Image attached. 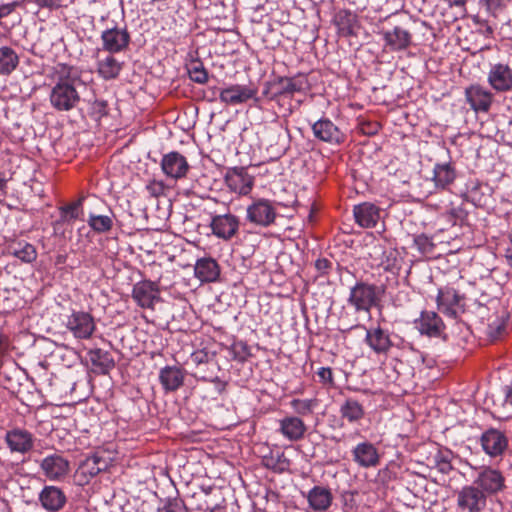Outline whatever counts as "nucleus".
I'll list each match as a JSON object with an SVG mask.
<instances>
[{
  "mask_svg": "<svg viewBox=\"0 0 512 512\" xmlns=\"http://www.w3.org/2000/svg\"><path fill=\"white\" fill-rule=\"evenodd\" d=\"M489 84L497 91H508L512 88V69L506 64L494 65L488 75Z\"/></svg>",
  "mask_w": 512,
  "mask_h": 512,
  "instance_id": "obj_27",
  "label": "nucleus"
},
{
  "mask_svg": "<svg viewBox=\"0 0 512 512\" xmlns=\"http://www.w3.org/2000/svg\"><path fill=\"white\" fill-rule=\"evenodd\" d=\"M465 97L475 112H488L493 101V94L480 85L466 88Z\"/></svg>",
  "mask_w": 512,
  "mask_h": 512,
  "instance_id": "obj_21",
  "label": "nucleus"
},
{
  "mask_svg": "<svg viewBox=\"0 0 512 512\" xmlns=\"http://www.w3.org/2000/svg\"><path fill=\"white\" fill-rule=\"evenodd\" d=\"M312 131L318 140L332 145H340L346 140V134L328 118L316 121Z\"/></svg>",
  "mask_w": 512,
  "mask_h": 512,
  "instance_id": "obj_10",
  "label": "nucleus"
},
{
  "mask_svg": "<svg viewBox=\"0 0 512 512\" xmlns=\"http://www.w3.org/2000/svg\"><path fill=\"white\" fill-rule=\"evenodd\" d=\"M275 82L274 80L272 81H269V82H266L265 83V88L263 89V92H262V95L266 98H269V99H275L278 97L277 93L274 92V88H275Z\"/></svg>",
  "mask_w": 512,
  "mask_h": 512,
  "instance_id": "obj_60",
  "label": "nucleus"
},
{
  "mask_svg": "<svg viewBox=\"0 0 512 512\" xmlns=\"http://www.w3.org/2000/svg\"><path fill=\"white\" fill-rule=\"evenodd\" d=\"M122 70V63L114 56L109 55L97 63V72L104 80H112L119 76Z\"/></svg>",
  "mask_w": 512,
  "mask_h": 512,
  "instance_id": "obj_36",
  "label": "nucleus"
},
{
  "mask_svg": "<svg viewBox=\"0 0 512 512\" xmlns=\"http://www.w3.org/2000/svg\"><path fill=\"white\" fill-rule=\"evenodd\" d=\"M333 496L330 489L315 486L308 493V502L314 511H326L332 503Z\"/></svg>",
  "mask_w": 512,
  "mask_h": 512,
  "instance_id": "obj_32",
  "label": "nucleus"
},
{
  "mask_svg": "<svg viewBox=\"0 0 512 512\" xmlns=\"http://www.w3.org/2000/svg\"><path fill=\"white\" fill-rule=\"evenodd\" d=\"M263 465L274 472L283 473L290 467V460L284 452L271 453L269 456L263 457Z\"/></svg>",
  "mask_w": 512,
  "mask_h": 512,
  "instance_id": "obj_40",
  "label": "nucleus"
},
{
  "mask_svg": "<svg viewBox=\"0 0 512 512\" xmlns=\"http://www.w3.org/2000/svg\"><path fill=\"white\" fill-rule=\"evenodd\" d=\"M368 347L377 355H387L393 347L390 334L380 325L370 329H366L364 339Z\"/></svg>",
  "mask_w": 512,
  "mask_h": 512,
  "instance_id": "obj_19",
  "label": "nucleus"
},
{
  "mask_svg": "<svg viewBox=\"0 0 512 512\" xmlns=\"http://www.w3.org/2000/svg\"><path fill=\"white\" fill-rule=\"evenodd\" d=\"M487 505V496L474 483L457 492V507L462 512H482Z\"/></svg>",
  "mask_w": 512,
  "mask_h": 512,
  "instance_id": "obj_5",
  "label": "nucleus"
},
{
  "mask_svg": "<svg viewBox=\"0 0 512 512\" xmlns=\"http://www.w3.org/2000/svg\"><path fill=\"white\" fill-rule=\"evenodd\" d=\"M229 351L232 355V359L244 363L251 356L250 347L244 341H236L234 342Z\"/></svg>",
  "mask_w": 512,
  "mask_h": 512,
  "instance_id": "obj_47",
  "label": "nucleus"
},
{
  "mask_svg": "<svg viewBox=\"0 0 512 512\" xmlns=\"http://www.w3.org/2000/svg\"><path fill=\"white\" fill-rule=\"evenodd\" d=\"M257 88L253 85H240L234 84L220 91V101L226 105H238L247 102L250 99H255Z\"/></svg>",
  "mask_w": 512,
  "mask_h": 512,
  "instance_id": "obj_14",
  "label": "nucleus"
},
{
  "mask_svg": "<svg viewBox=\"0 0 512 512\" xmlns=\"http://www.w3.org/2000/svg\"><path fill=\"white\" fill-rule=\"evenodd\" d=\"M28 2L37 5L39 8L48 9L50 11L67 7V4H64V0H28Z\"/></svg>",
  "mask_w": 512,
  "mask_h": 512,
  "instance_id": "obj_52",
  "label": "nucleus"
},
{
  "mask_svg": "<svg viewBox=\"0 0 512 512\" xmlns=\"http://www.w3.org/2000/svg\"><path fill=\"white\" fill-rule=\"evenodd\" d=\"M239 224L240 222L237 216L227 213L213 216L210 228L216 237L227 241L237 234Z\"/></svg>",
  "mask_w": 512,
  "mask_h": 512,
  "instance_id": "obj_13",
  "label": "nucleus"
},
{
  "mask_svg": "<svg viewBox=\"0 0 512 512\" xmlns=\"http://www.w3.org/2000/svg\"><path fill=\"white\" fill-rule=\"evenodd\" d=\"M132 298L141 308L154 309L155 303L161 301L159 286L150 280L139 281L133 286Z\"/></svg>",
  "mask_w": 512,
  "mask_h": 512,
  "instance_id": "obj_7",
  "label": "nucleus"
},
{
  "mask_svg": "<svg viewBox=\"0 0 512 512\" xmlns=\"http://www.w3.org/2000/svg\"><path fill=\"white\" fill-rule=\"evenodd\" d=\"M353 461L362 468H374L380 464V455L371 442L357 444L351 451Z\"/></svg>",
  "mask_w": 512,
  "mask_h": 512,
  "instance_id": "obj_20",
  "label": "nucleus"
},
{
  "mask_svg": "<svg viewBox=\"0 0 512 512\" xmlns=\"http://www.w3.org/2000/svg\"><path fill=\"white\" fill-rule=\"evenodd\" d=\"M415 325L421 335L434 338L443 337L446 328L441 317L434 311H422Z\"/></svg>",
  "mask_w": 512,
  "mask_h": 512,
  "instance_id": "obj_15",
  "label": "nucleus"
},
{
  "mask_svg": "<svg viewBox=\"0 0 512 512\" xmlns=\"http://www.w3.org/2000/svg\"><path fill=\"white\" fill-rule=\"evenodd\" d=\"M505 404L512 406V384L505 388Z\"/></svg>",
  "mask_w": 512,
  "mask_h": 512,
  "instance_id": "obj_62",
  "label": "nucleus"
},
{
  "mask_svg": "<svg viewBox=\"0 0 512 512\" xmlns=\"http://www.w3.org/2000/svg\"><path fill=\"white\" fill-rule=\"evenodd\" d=\"M274 82L276 86L274 92L277 93L278 97L303 92L309 87L308 79L303 74L294 77H277Z\"/></svg>",
  "mask_w": 512,
  "mask_h": 512,
  "instance_id": "obj_24",
  "label": "nucleus"
},
{
  "mask_svg": "<svg viewBox=\"0 0 512 512\" xmlns=\"http://www.w3.org/2000/svg\"><path fill=\"white\" fill-rule=\"evenodd\" d=\"M505 257L507 263L512 267V246L507 248Z\"/></svg>",
  "mask_w": 512,
  "mask_h": 512,
  "instance_id": "obj_64",
  "label": "nucleus"
},
{
  "mask_svg": "<svg viewBox=\"0 0 512 512\" xmlns=\"http://www.w3.org/2000/svg\"><path fill=\"white\" fill-rule=\"evenodd\" d=\"M211 381L215 383L216 390L219 394H222L226 390L227 383L220 380L219 377L216 376L215 378L211 379Z\"/></svg>",
  "mask_w": 512,
  "mask_h": 512,
  "instance_id": "obj_61",
  "label": "nucleus"
},
{
  "mask_svg": "<svg viewBox=\"0 0 512 512\" xmlns=\"http://www.w3.org/2000/svg\"><path fill=\"white\" fill-rule=\"evenodd\" d=\"M84 198L85 197L82 196L78 200L60 207V220L62 222H72L76 220L79 217L80 209Z\"/></svg>",
  "mask_w": 512,
  "mask_h": 512,
  "instance_id": "obj_43",
  "label": "nucleus"
},
{
  "mask_svg": "<svg viewBox=\"0 0 512 512\" xmlns=\"http://www.w3.org/2000/svg\"><path fill=\"white\" fill-rule=\"evenodd\" d=\"M414 241L422 253H431L434 249L432 240L424 234L418 235Z\"/></svg>",
  "mask_w": 512,
  "mask_h": 512,
  "instance_id": "obj_54",
  "label": "nucleus"
},
{
  "mask_svg": "<svg viewBox=\"0 0 512 512\" xmlns=\"http://www.w3.org/2000/svg\"><path fill=\"white\" fill-rule=\"evenodd\" d=\"M185 372L177 366H166L160 370L159 380L166 392L177 391L184 383Z\"/></svg>",
  "mask_w": 512,
  "mask_h": 512,
  "instance_id": "obj_31",
  "label": "nucleus"
},
{
  "mask_svg": "<svg viewBox=\"0 0 512 512\" xmlns=\"http://www.w3.org/2000/svg\"><path fill=\"white\" fill-rule=\"evenodd\" d=\"M66 328L78 339H89L96 329L92 315L88 312H73L66 321Z\"/></svg>",
  "mask_w": 512,
  "mask_h": 512,
  "instance_id": "obj_8",
  "label": "nucleus"
},
{
  "mask_svg": "<svg viewBox=\"0 0 512 512\" xmlns=\"http://www.w3.org/2000/svg\"><path fill=\"white\" fill-rule=\"evenodd\" d=\"M130 39L126 28L114 27L104 30L101 34L103 50L109 53L125 51L129 46Z\"/></svg>",
  "mask_w": 512,
  "mask_h": 512,
  "instance_id": "obj_11",
  "label": "nucleus"
},
{
  "mask_svg": "<svg viewBox=\"0 0 512 512\" xmlns=\"http://www.w3.org/2000/svg\"><path fill=\"white\" fill-rule=\"evenodd\" d=\"M156 512H188L185 502L180 498H168Z\"/></svg>",
  "mask_w": 512,
  "mask_h": 512,
  "instance_id": "obj_49",
  "label": "nucleus"
},
{
  "mask_svg": "<svg viewBox=\"0 0 512 512\" xmlns=\"http://www.w3.org/2000/svg\"><path fill=\"white\" fill-rule=\"evenodd\" d=\"M40 468L51 481L63 479L69 472V461L60 454L48 455L42 459Z\"/></svg>",
  "mask_w": 512,
  "mask_h": 512,
  "instance_id": "obj_17",
  "label": "nucleus"
},
{
  "mask_svg": "<svg viewBox=\"0 0 512 512\" xmlns=\"http://www.w3.org/2000/svg\"><path fill=\"white\" fill-rule=\"evenodd\" d=\"M280 433L289 441H299L304 438L307 426L304 421L297 416H287L279 422Z\"/></svg>",
  "mask_w": 512,
  "mask_h": 512,
  "instance_id": "obj_28",
  "label": "nucleus"
},
{
  "mask_svg": "<svg viewBox=\"0 0 512 512\" xmlns=\"http://www.w3.org/2000/svg\"><path fill=\"white\" fill-rule=\"evenodd\" d=\"M393 253H386L383 246L375 245L373 247V253H370V256L374 258L377 266L383 268L385 271L392 270L395 266L396 258L392 257Z\"/></svg>",
  "mask_w": 512,
  "mask_h": 512,
  "instance_id": "obj_42",
  "label": "nucleus"
},
{
  "mask_svg": "<svg viewBox=\"0 0 512 512\" xmlns=\"http://www.w3.org/2000/svg\"><path fill=\"white\" fill-rule=\"evenodd\" d=\"M316 404V399H293L290 402L294 412L300 416H307L312 414Z\"/></svg>",
  "mask_w": 512,
  "mask_h": 512,
  "instance_id": "obj_46",
  "label": "nucleus"
},
{
  "mask_svg": "<svg viewBox=\"0 0 512 512\" xmlns=\"http://www.w3.org/2000/svg\"><path fill=\"white\" fill-rule=\"evenodd\" d=\"M8 254L20 259L24 263H32L37 258L34 245L26 241H16L8 246Z\"/></svg>",
  "mask_w": 512,
  "mask_h": 512,
  "instance_id": "obj_35",
  "label": "nucleus"
},
{
  "mask_svg": "<svg viewBox=\"0 0 512 512\" xmlns=\"http://www.w3.org/2000/svg\"><path fill=\"white\" fill-rule=\"evenodd\" d=\"M332 265V262L327 258H318L314 264L318 272L317 277L328 275L332 270Z\"/></svg>",
  "mask_w": 512,
  "mask_h": 512,
  "instance_id": "obj_55",
  "label": "nucleus"
},
{
  "mask_svg": "<svg viewBox=\"0 0 512 512\" xmlns=\"http://www.w3.org/2000/svg\"><path fill=\"white\" fill-rule=\"evenodd\" d=\"M480 444L489 457H501L508 448V438L500 430L490 428L482 433Z\"/></svg>",
  "mask_w": 512,
  "mask_h": 512,
  "instance_id": "obj_9",
  "label": "nucleus"
},
{
  "mask_svg": "<svg viewBox=\"0 0 512 512\" xmlns=\"http://www.w3.org/2000/svg\"><path fill=\"white\" fill-rule=\"evenodd\" d=\"M506 330V321L504 318H497L488 324V335L492 339L500 338Z\"/></svg>",
  "mask_w": 512,
  "mask_h": 512,
  "instance_id": "obj_51",
  "label": "nucleus"
},
{
  "mask_svg": "<svg viewBox=\"0 0 512 512\" xmlns=\"http://www.w3.org/2000/svg\"><path fill=\"white\" fill-rule=\"evenodd\" d=\"M87 222L91 229L97 233L108 232L113 226L112 218L107 215L90 214Z\"/></svg>",
  "mask_w": 512,
  "mask_h": 512,
  "instance_id": "obj_44",
  "label": "nucleus"
},
{
  "mask_svg": "<svg viewBox=\"0 0 512 512\" xmlns=\"http://www.w3.org/2000/svg\"><path fill=\"white\" fill-rule=\"evenodd\" d=\"M333 23L337 27L340 35L348 37L354 34L357 15L350 10L342 9L334 15Z\"/></svg>",
  "mask_w": 512,
  "mask_h": 512,
  "instance_id": "obj_33",
  "label": "nucleus"
},
{
  "mask_svg": "<svg viewBox=\"0 0 512 512\" xmlns=\"http://www.w3.org/2000/svg\"><path fill=\"white\" fill-rule=\"evenodd\" d=\"M385 293L383 285L377 286L364 281H358L351 287L347 299L356 312H370L372 307H378Z\"/></svg>",
  "mask_w": 512,
  "mask_h": 512,
  "instance_id": "obj_2",
  "label": "nucleus"
},
{
  "mask_svg": "<svg viewBox=\"0 0 512 512\" xmlns=\"http://www.w3.org/2000/svg\"><path fill=\"white\" fill-rule=\"evenodd\" d=\"M225 183L228 188L239 195H247L254 185V177L248 174L243 167L230 169L225 176Z\"/></svg>",
  "mask_w": 512,
  "mask_h": 512,
  "instance_id": "obj_16",
  "label": "nucleus"
},
{
  "mask_svg": "<svg viewBox=\"0 0 512 512\" xmlns=\"http://www.w3.org/2000/svg\"><path fill=\"white\" fill-rule=\"evenodd\" d=\"M161 168L166 176L173 179H181L187 175L190 166L185 156L177 151H172L163 156Z\"/></svg>",
  "mask_w": 512,
  "mask_h": 512,
  "instance_id": "obj_18",
  "label": "nucleus"
},
{
  "mask_svg": "<svg viewBox=\"0 0 512 512\" xmlns=\"http://www.w3.org/2000/svg\"><path fill=\"white\" fill-rule=\"evenodd\" d=\"M442 217L451 225L455 226L458 223H462L466 217L467 212L461 206L452 207L448 211L442 214Z\"/></svg>",
  "mask_w": 512,
  "mask_h": 512,
  "instance_id": "obj_48",
  "label": "nucleus"
},
{
  "mask_svg": "<svg viewBox=\"0 0 512 512\" xmlns=\"http://www.w3.org/2000/svg\"><path fill=\"white\" fill-rule=\"evenodd\" d=\"M473 483L483 490L486 496L496 495L506 489V479L503 473L491 466L481 467Z\"/></svg>",
  "mask_w": 512,
  "mask_h": 512,
  "instance_id": "obj_4",
  "label": "nucleus"
},
{
  "mask_svg": "<svg viewBox=\"0 0 512 512\" xmlns=\"http://www.w3.org/2000/svg\"><path fill=\"white\" fill-rule=\"evenodd\" d=\"M68 256L66 254H58L55 257V266H60L66 263Z\"/></svg>",
  "mask_w": 512,
  "mask_h": 512,
  "instance_id": "obj_63",
  "label": "nucleus"
},
{
  "mask_svg": "<svg viewBox=\"0 0 512 512\" xmlns=\"http://www.w3.org/2000/svg\"><path fill=\"white\" fill-rule=\"evenodd\" d=\"M194 273L202 283H211L219 279L220 266L218 262L211 257L200 258L196 261Z\"/></svg>",
  "mask_w": 512,
  "mask_h": 512,
  "instance_id": "obj_30",
  "label": "nucleus"
},
{
  "mask_svg": "<svg viewBox=\"0 0 512 512\" xmlns=\"http://www.w3.org/2000/svg\"><path fill=\"white\" fill-rule=\"evenodd\" d=\"M380 35L384 41V50L388 52H403L413 44V35L411 31L402 24L383 29L380 32Z\"/></svg>",
  "mask_w": 512,
  "mask_h": 512,
  "instance_id": "obj_3",
  "label": "nucleus"
},
{
  "mask_svg": "<svg viewBox=\"0 0 512 512\" xmlns=\"http://www.w3.org/2000/svg\"><path fill=\"white\" fill-rule=\"evenodd\" d=\"M90 115L95 119H100L108 114V103L104 99H95L90 104Z\"/></svg>",
  "mask_w": 512,
  "mask_h": 512,
  "instance_id": "obj_50",
  "label": "nucleus"
},
{
  "mask_svg": "<svg viewBox=\"0 0 512 512\" xmlns=\"http://www.w3.org/2000/svg\"><path fill=\"white\" fill-rule=\"evenodd\" d=\"M108 468V462L97 453L88 456L83 460L78 469L77 476L82 477L84 483H88L92 478L97 476L100 472Z\"/></svg>",
  "mask_w": 512,
  "mask_h": 512,
  "instance_id": "obj_26",
  "label": "nucleus"
},
{
  "mask_svg": "<svg viewBox=\"0 0 512 512\" xmlns=\"http://www.w3.org/2000/svg\"><path fill=\"white\" fill-rule=\"evenodd\" d=\"M19 64L17 53L8 46L0 47V74H11Z\"/></svg>",
  "mask_w": 512,
  "mask_h": 512,
  "instance_id": "obj_38",
  "label": "nucleus"
},
{
  "mask_svg": "<svg viewBox=\"0 0 512 512\" xmlns=\"http://www.w3.org/2000/svg\"><path fill=\"white\" fill-rule=\"evenodd\" d=\"M505 7L504 0H479V11L474 16V22L486 26V32L493 33V28L489 25V17L496 18Z\"/></svg>",
  "mask_w": 512,
  "mask_h": 512,
  "instance_id": "obj_23",
  "label": "nucleus"
},
{
  "mask_svg": "<svg viewBox=\"0 0 512 512\" xmlns=\"http://www.w3.org/2000/svg\"><path fill=\"white\" fill-rule=\"evenodd\" d=\"M147 191L153 197H159L164 194L165 185L162 181L152 180L146 186Z\"/></svg>",
  "mask_w": 512,
  "mask_h": 512,
  "instance_id": "obj_56",
  "label": "nucleus"
},
{
  "mask_svg": "<svg viewBox=\"0 0 512 512\" xmlns=\"http://www.w3.org/2000/svg\"><path fill=\"white\" fill-rule=\"evenodd\" d=\"M5 442L11 452L25 454L34 446L33 435L24 429H12L6 433Z\"/></svg>",
  "mask_w": 512,
  "mask_h": 512,
  "instance_id": "obj_22",
  "label": "nucleus"
},
{
  "mask_svg": "<svg viewBox=\"0 0 512 512\" xmlns=\"http://www.w3.org/2000/svg\"><path fill=\"white\" fill-rule=\"evenodd\" d=\"M317 375L319 376L320 381L323 384L333 385V373H332L331 368H329V367H322L317 372Z\"/></svg>",
  "mask_w": 512,
  "mask_h": 512,
  "instance_id": "obj_59",
  "label": "nucleus"
},
{
  "mask_svg": "<svg viewBox=\"0 0 512 512\" xmlns=\"http://www.w3.org/2000/svg\"><path fill=\"white\" fill-rule=\"evenodd\" d=\"M88 356L92 365L101 374H107L115 367V361L109 351L95 348L88 352Z\"/></svg>",
  "mask_w": 512,
  "mask_h": 512,
  "instance_id": "obj_34",
  "label": "nucleus"
},
{
  "mask_svg": "<svg viewBox=\"0 0 512 512\" xmlns=\"http://www.w3.org/2000/svg\"><path fill=\"white\" fill-rule=\"evenodd\" d=\"M82 73V70L76 66L65 63L57 65L56 82L49 94V102L54 110L69 112L79 106L82 90L86 89Z\"/></svg>",
  "mask_w": 512,
  "mask_h": 512,
  "instance_id": "obj_1",
  "label": "nucleus"
},
{
  "mask_svg": "<svg viewBox=\"0 0 512 512\" xmlns=\"http://www.w3.org/2000/svg\"><path fill=\"white\" fill-rule=\"evenodd\" d=\"M360 129L365 135H375L380 129V124L378 122H362Z\"/></svg>",
  "mask_w": 512,
  "mask_h": 512,
  "instance_id": "obj_58",
  "label": "nucleus"
},
{
  "mask_svg": "<svg viewBox=\"0 0 512 512\" xmlns=\"http://www.w3.org/2000/svg\"><path fill=\"white\" fill-rule=\"evenodd\" d=\"M436 468L443 474H449L453 470V466L449 457L443 453H439L435 457Z\"/></svg>",
  "mask_w": 512,
  "mask_h": 512,
  "instance_id": "obj_53",
  "label": "nucleus"
},
{
  "mask_svg": "<svg viewBox=\"0 0 512 512\" xmlns=\"http://www.w3.org/2000/svg\"><path fill=\"white\" fill-rule=\"evenodd\" d=\"M41 507L47 512H59L67 504L65 492L58 486L45 485L38 495Z\"/></svg>",
  "mask_w": 512,
  "mask_h": 512,
  "instance_id": "obj_12",
  "label": "nucleus"
},
{
  "mask_svg": "<svg viewBox=\"0 0 512 512\" xmlns=\"http://www.w3.org/2000/svg\"><path fill=\"white\" fill-rule=\"evenodd\" d=\"M353 214L356 223L363 228L375 227L380 218L379 208L369 202L354 206Z\"/></svg>",
  "mask_w": 512,
  "mask_h": 512,
  "instance_id": "obj_29",
  "label": "nucleus"
},
{
  "mask_svg": "<svg viewBox=\"0 0 512 512\" xmlns=\"http://www.w3.org/2000/svg\"><path fill=\"white\" fill-rule=\"evenodd\" d=\"M189 77L198 84H205L208 81V72L201 61H192L188 66Z\"/></svg>",
  "mask_w": 512,
  "mask_h": 512,
  "instance_id": "obj_45",
  "label": "nucleus"
},
{
  "mask_svg": "<svg viewBox=\"0 0 512 512\" xmlns=\"http://www.w3.org/2000/svg\"><path fill=\"white\" fill-rule=\"evenodd\" d=\"M340 414L342 418L353 423L364 417V409L357 400L347 399L340 408Z\"/></svg>",
  "mask_w": 512,
  "mask_h": 512,
  "instance_id": "obj_39",
  "label": "nucleus"
},
{
  "mask_svg": "<svg viewBox=\"0 0 512 512\" xmlns=\"http://www.w3.org/2000/svg\"><path fill=\"white\" fill-rule=\"evenodd\" d=\"M277 213L272 202L257 199L247 207V220L261 227H268L275 222Z\"/></svg>",
  "mask_w": 512,
  "mask_h": 512,
  "instance_id": "obj_6",
  "label": "nucleus"
},
{
  "mask_svg": "<svg viewBox=\"0 0 512 512\" xmlns=\"http://www.w3.org/2000/svg\"><path fill=\"white\" fill-rule=\"evenodd\" d=\"M433 180L436 187L445 189L455 180L456 173L450 164H437L434 167Z\"/></svg>",
  "mask_w": 512,
  "mask_h": 512,
  "instance_id": "obj_37",
  "label": "nucleus"
},
{
  "mask_svg": "<svg viewBox=\"0 0 512 512\" xmlns=\"http://www.w3.org/2000/svg\"><path fill=\"white\" fill-rule=\"evenodd\" d=\"M216 356H217L216 351H211L208 348H203V349L194 351L191 354V360L197 366V368L199 369V372L203 373L204 372V370L202 369L203 365H213V366L218 367V364L216 361Z\"/></svg>",
  "mask_w": 512,
  "mask_h": 512,
  "instance_id": "obj_41",
  "label": "nucleus"
},
{
  "mask_svg": "<svg viewBox=\"0 0 512 512\" xmlns=\"http://www.w3.org/2000/svg\"><path fill=\"white\" fill-rule=\"evenodd\" d=\"M23 5V1L15 0L11 3L0 5V19L12 14L17 8Z\"/></svg>",
  "mask_w": 512,
  "mask_h": 512,
  "instance_id": "obj_57",
  "label": "nucleus"
},
{
  "mask_svg": "<svg viewBox=\"0 0 512 512\" xmlns=\"http://www.w3.org/2000/svg\"><path fill=\"white\" fill-rule=\"evenodd\" d=\"M463 299L454 288L445 287L438 290L436 298L438 309L445 315L456 318L457 311L455 306H459L460 301Z\"/></svg>",
  "mask_w": 512,
  "mask_h": 512,
  "instance_id": "obj_25",
  "label": "nucleus"
}]
</instances>
